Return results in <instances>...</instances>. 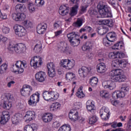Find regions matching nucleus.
Listing matches in <instances>:
<instances>
[{"label":"nucleus","instance_id":"nucleus-1","mask_svg":"<svg viewBox=\"0 0 131 131\" xmlns=\"http://www.w3.org/2000/svg\"><path fill=\"white\" fill-rule=\"evenodd\" d=\"M110 79L106 85H104V89H109L111 90H114L115 88V82H123L126 79L125 76L122 74V71L120 69L113 70L110 72Z\"/></svg>","mask_w":131,"mask_h":131},{"label":"nucleus","instance_id":"nucleus-2","mask_svg":"<svg viewBox=\"0 0 131 131\" xmlns=\"http://www.w3.org/2000/svg\"><path fill=\"white\" fill-rule=\"evenodd\" d=\"M97 9L102 18H112V13L108 6L104 5L103 2H100L97 5Z\"/></svg>","mask_w":131,"mask_h":131},{"label":"nucleus","instance_id":"nucleus-3","mask_svg":"<svg viewBox=\"0 0 131 131\" xmlns=\"http://www.w3.org/2000/svg\"><path fill=\"white\" fill-rule=\"evenodd\" d=\"M70 43L73 47H77L79 46L80 43V39H79V36L75 32H72L67 35Z\"/></svg>","mask_w":131,"mask_h":131},{"label":"nucleus","instance_id":"nucleus-4","mask_svg":"<svg viewBox=\"0 0 131 131\" xmlns=\"http://www.w3.org/2000/svg\"><path fill=\"white\" fill-rule=\"evenodd\" d=\"M42 96L45 101L52 102L55 100H57L59 98V93L54 91H44L42 93Z\"/></svg>","mask_w":131,"mask_h":131},{"label":"nucleus","instance_id":"nucleus-5","mask_svg":"<svg viewBox=\"0 0 131 131\" xmlns=\"http://www.w3.org/2000/svg\"><path fill=\"white\" fill-rule=\"evenodd\" d=\"M13 96L9 93H6L2 95V99L4 100L3 107L6 110H10L12 107Z\"/></svg>","mask_w":131,"mask_h":131},{"label":"nucleus","instance_id":"nucleus-6","mask_svg":"<svg viewBox=\"0 0 131 131\" xmlns=\"http://www.w3.org/2000/svg\"><path fill=\"white\" fill-rule=\"evenodd\" d=\"M129 87L123 86L121 88V91H115L113 93L112 97L115 100H117L119 98H123L125 96V93L128 92Z\"/></svg>","mask_w":131,"mask_h":131},{"label":"nucleus","instance_id":"nucleus-7","mask_svg":"<svg viewBox=\"0 0 131 131\" xmlns=\"http://www.w3.org/2000/svg\"><path fill=\"white\" fill-rule=\"evenodd\" d=\"M30 64L31 67H33L34 69L40 67L42 64L41 57L37 56H34L31 58Z\"/></svg>","mask_w":131,"mask_h":131},{"label":"nucleus","instance_id":"nucleus-8","mask_svg":"<svg viewBox=\"0 0 131 131\" xmlns=\"http://www.w3.org/2000/svg\"><path fill=\"white\" fill-rule=\"evenodd\" d=\"M15 66L17 68L16 70H14L13 71L15 73L18 72L19 74L23 73L24 72V69L27 67V63L26 61H17L15 63Z\"/></svg>","mask_w":131,"mask_h":131},{"label":"nucleus","instance_id":"nucleus-9","mask_svg":"<svg viewBox=\"0 0 131 131\" xmlns=\"http://www.w3.org/2000/svg\"><path fill=\"white\" fill-rule=\"evenodd\" d=\"M13 29L15 31L16 35H17V36H19V37L24 36V35L26 34V30H25V28H24V27L23 26L15 25L13 27Z\"/></svg>","mask_w":131,"mask_h":131},{"label":"nucleus","instance_id":"nucleus-10","mask_svg":"<svg viewBox=\"0 0 131 131\" xmlns=\"http://www.w3.org/2000/svg\"><path fill=\"white\" fill-rule=\"evenodd\" d=\"M32 93V87L29 85L25 84L20 91L21 96L24 97H29Z\"/></svg>","mask_w":131,"mask_h":131},{"label":"nucleus","instance_id":"nucleus-11","mask_svg":"<svg viewBox=\"0 0 131 131\" xmlns=\"http://www.w3.org/2000/svg\"><path fill=\"white\" fill-rule=\"evenodd\" d=\"M9 49H10L11 51H15L17 54H21V53L24 51V46L21 43L15 45L10 43Z\"/></svg>","mask_w":131,"mask_h":131},{"label":"nucleus","instance_id":"nucleus-12","mask_svg":"<svg viewBox=\"0 0 131 131\" xmlns=\"http://www.w3.org/2000/svg\"><path fill=\"white\" fill-rule=\"evenodd\" d=\"M39 93L36 92L30 96L28 104L30 106H35L37 103L39 102Z\"/></svg>","mask_w":131,"mask_h":131},{"label":"nucleus","instance_id":"nucleus-13","mask_svg":"<svg viewBox=\"0 0 131 131\" xmlns=\"http://www.w3.org/2000/svg\"><path fill=\"white\" fill-rule=\"evenodd\" d=\"M91 71H92L91 67H82L78 70V73L81 77H86Z\"/></svg>","mask_w":131,"mask_h":131},{"label":"nucleus","instance_id":"nucleus-14","mask_svg":"<svg viewBox=\"0 0 131 131\" xmlns=\"http://www.w3.org/2000/svg\"><path fill=\"white\" fill-rule=\"evenodd\" d=\"M100 115L103 120H108L110 117V111L108 107H103L100 111Z\"/></svg>","mask_w":131,"mask_h":131},{"label":"nucleus","instance_id":"nucleus-15","mask_svg":"<svg viewBox=\"0 0 131 131\" xmlns=\"http://www.w3.org/2000/svg\"><path fill=\"white\" fill-rule=\"evenodd\" d=\"M69 117L73 121H77L78 120L80 123H82L84 121V119L78 117V113L77 112L74 114V112H71L69 114Z\"/></svg>","mask_w":131,"mask_h":131},{"label":"nucleus","instance_id":"nucleus-16","mask_svg":"<svg viewBox=\"0 0 131 131\" xmlns=\"http://www.w3.org/2000/svg\"><path fill=\"white\" fill-rule=\"evenodd\" d=\"M35 78L39 82H43L47 78V74L42 71L38 72L35 74Z\"/></svg>","mask_w":131,"mask_h":131},{"label":"nucleus","instance_id":"nucleus-17","mask_svg":"<svg viewBox=\"0 0 131 131\" xmlns=\"http://www.w3.org/2000/svg\"><path fill=\"white\" fill-rule=\"evenodd\" d=\"M35 118V113L33 111L27 112L26 115L24 117V119L26 120V122L28 121H31Z\"/></svg>","mask_w":131,"mask_h":131},{"label":"nucleus","instance_id":"nucleus-18","mask_svg":"<svg viewBox=\"0 0 131 131\" xmlns=\"http://www.w3.org/2000/svg\"><path fill=\"white\" fill-rule=\"evenodd\" d=\"M12 18L15 21H22L26 18L25 14L21 12L14 13L12 14Z\"/></svg>","mask_w":131,"mask_h":131},{"label":"nucleus","instance_id":"nucleus-19","mask_svg":"<svg viewBox=\"0 0 131 131\" xmlns=\"http://www.w3.org/2000/svg\"><path fill=\"white\" fill-rule=\"evenodd\" d=\"M9 119H10V113L8 112H4L3 114V116L1 117L0 123L1 124H6V123L9 121Z\"/></svg>","mask_w":131,"mask_h":131},{"label":"nucleus","instance_id":"nucleus-20","mask_svg":"<svg viewBox=\"0 0 131 131\" xmlns=\"http://www.w3.org/2000/svg\"><path fill=\"white\" fill-rule=\"evenodd\" d=\"M57 51L60 53H65L68 51V47H65V43L63 41L59 42L57 44Z\"/></svg>","mask_w":131,"mask_h":131},{"label":"nucleus","instance_id":"nucleus-21","mask_svg":"<svg viewBox=\"0 0 131 131\" xmlns=\"http://www.w3.org/2000/svg\"><path fill=\"white\" fill-rule=\"evenodd\" d=\"M48 28L46 24H40L37 27V32L38 34H43V32Z\"/></svg>","mask_w":131,"mask_h":131},{"label":"nucleus","instance_id":"nucleus-22","mask_svg":"<svg viewBox=\"0 0 131 131\" xmlns=\"http://www.w3.org/2000/svg\"><path fill=\"white\" fill-rule=\"evenodd\" d=\"M62 105L59 102L53 103L50 106V111L52 112H56L58 110L61 109V106Z\"/></svg>","mask_w":131,"mask_h":131},{"label":"nucleus","instance_id":"nucleus-23","mask_svg":"<svg viewBox=\"0 0 131 131\" xmlns=\"http://www.w3.org/2000/svg\"><path fill=\"white\" fill-rule=\"evenodd\" d=\"M69 13V7H67L65 5H63L60 7L59 10V13L61 16H65Z\"/></svg>","mask_w":131,"mask_h":131},{"label":"nucleus","instance_id":"nucleus-24","mask_svg":"<svg viewBox=\"0 0 131 131\" xmlns=\"http://www.w3.org/2000/svg\"><path fill=\"white\" fill-rule=\"evenodd\" d=\"M97 71L98 73H105V71H107V68H106V65L104 63H100L97 66Z\"/></svg>","mask_w":131,"mask_h":131},{"label":"nucleus","instance_id":"nucleus-25","mask_svg":"<svg viewBox=\"0 0 131 131\" xmlns=\"http://www.w3.org/2000/svg\"><path fill=\"white\" fill-rule=\"evenodd\" d=\"M106 38L110 42L115 41V40L116 39V33L114 32H109L106 34Z\"/></svg>","mask_w":131,"mask_h":131},{"label":"nucleus","instance_id":"nucleus-26","mask_svg":"<svg viewBox=\"0 0 131 131\" xmlns=\"http://www.w3.org/2000/svg\"><path fill=\"white\" fill-rule=\"evenodd\" d=\"M42 119L43 121L46 123L51 122L53 120V115L49 113L45 114L42 117Z\"/></svg>","mask_w":131,"mask_h":131},{"label":"nucleus","instance_id":"nucleus-27","mask_svg":"<svg viewBox=\"0 0 131 131\" xmlns=\"http://www.w3.org/2000/svg\"><path fill=\"white\" fill-rule=\"evenodd\" d=\"M86 109L90 112L96 109L95 107V102L92 100H88L86 103Z\"/></svg>","mask_w":131,"mask_h":131},{"label":"nucleus","instance_id":"nucleus-28","mask_svg":"<svg viewBox=\"0 0 131 131\" xmlns=\"http://www.w3.org/2000/svg\"><path fill=\"white\" fill-rule=\"evenodd\" d=\"M37 125L36 124H32L26 125L24 128V131H37Z\"/></svg>","mask_w":131,"mask_h":131},{"label":"nucleus","instance_id":"nucleus-29","mask_svg":"<svg viewBox=\"0 0 131 131\" xmlns=\"http://www.w3.org/2000/svg\"><path fill=\"white\" fill-rule=\"evenodd\" d=\"M99 22H101V24L103 25H106L108 26V27H113V25H114V23H113V20L112 19H103L102 20H100Z\"/></svg>","mask_w":131,"mask_h":131},{"label":"nucleus","instance_id":"nucleus-30","mask_svg":"<svg viewBox=\"0 0 131 131\" xmlns=\"http://www.w3.org/2000/svg\"><path fill=\"white\" fill-rule=\"evenodd\" d=\"M11 120L13 124H18L19 121L21 120V116H20V114H16L14 115L12 117Z\"/></svg>","mask_w":131,"mask_h":131},{"label":"nucleus","instance_id":"nucleus-31","mask_svg":"<svg viewBox=\"0 0 131 131\" xmlns=\"http://www.w3.org/2000/svg\"><path fill=\"white\" fill-rule=\"evenodd\" d=\"M79 6L77 5H75L73 7H72V9H71V12L70 13V16L72 17L73 16H75L76 14H77V10H78Z\"/></svg>","mask_w":131,"mask_h":131},{"label":"nucleus","instance_id":"nucleus-32","mask_svg":"<svg viewBox=\"0 0 131 131\" xmlns=\"http://www.w3.org/2000/svg\"><path fill=\"white\" fill-rule=\"evenodd\" d=\"M26 9V7H25V5L21 4H17L15 7V10L17 12H24V10Z\"/></svg>","mask_w":131,"mask_h":131},{"label":"nucleus","instance_id":"nucleus-33","mask_svg":"<svg viewBox=\"0 0 131 131\" xmlns=\"http://www.w3.org/2000/svg\"><path fill=\"white\" fill-rule=\"evenodd\" d=\"M66 77L68 80L73 81L75 78V74L72 72H68L66 74Z\"/></svg>","mask_w":131,"mask_h":131},{"label":"nucleus","instance_id":"nucleus-34","mask_svg":"<svg viewBox=\"0 0 131 131\" xmlns=\"http://www.w3.org/2000/svg\"><path fill=\"white\" fill-rule=\"evenodd\" d=\"M98 78L96 77H92L90 79V84L93 87L96 86L98 84Z\"/></svg>","mask_w":131,"mask_h":131},{"label":"nucleus","instance_id":"nucleus-35","mask_svg":"<svg viewBox=\"0 0 131 131\" xmlns=\"http://www.w3.org/2000/svg\"><path fill=\"white\" fill-rule=\"evenodd\" d=\"M82 51H90L92 50V44L90 41L86 42L82 47Z\"/></svg>","mask_w":131,"mask_h":131},{"label":"nucleus","instance_id":"nucleus-36","mask_svg":"<svg viewBox=\"0 0 131 131\" xmlns=\"http://www.w3.org/2000/svg\"><path fill=\"white\" fill-rule=\"evenodd\" d=\"M109 31V29L107 27H103L102 29H98L97 32L100 35H104L105 33Z\"/></svg>","mask_w":131,"mask_h":131},{"label":"nucleus","instance_id":"nucleus-37","mask_svg":"<svg viewBox=\"0 0 131 131\" xmlns=\"http://www.w3.org/2000/svg\"><path fill=\"white\" fill-rule=\"evenodd\" d=\"M58 131H71V127L69 125L64 124L59 128Z\"/></svg>","mask_w":131,"mask_h":131},{"label":"nucleus","instance_id":"nucleus-38","mask_svg":"<svg viewBox=\"0 0 131 131\" xmlns=\"http://www.w3.org/2000/svg\"><path fill=\"white\" fill-rule=\"evenodd\" d=\"M8 70V64L6 63H3L0 67V74H4L6 73Z\"/></svg>","mask_w":131,"mask_h":131},{"label":"nucleus","instance_id":"nucleus-39","mask_svg":"<svg viewBox=\"0 0 131 131\" xmlns=\"http://www.w3.org/2000/svg\"><path fill=\"white\" fill-rule=\"evenodd\" d=\"M100 96L102 99H109V93L105 90H102L100 92Z\"/></svg>","mask_w":131,"mask_h":131},{"label":"nucleus","instance_id":"nucleus-40","mask_svg":"<svg viewBox=\"0 0 131 131\" xmlns=\"http://www.w3.org/2000/svg\"><path fill=\"white\" fill-rule=\"evenodd\" d=\"M75 65V61L73 59H72L71 60H69L66 69H68V70H70V69H72V68L74 67Z\"/></svg>","mask_w":131,"mask_h":131},{"label":"nucleus","instance_id":"nucleus-41","mask_svg":"<svg viewBox=\"0 0 131 131\" xmlns=\"http://www.w3.org/2000/svg\"><path fill=\"white\" fill-rule=\"evenodd\" d=\"M112 66L113 68H119L120 67V60L117 59L112 62Z\"/></svg>","mask_w":131,"mask_h":131},{"label":"nucleus","instance_id":"nucleus-42","mask_svg":"<svg viewBox=\"0 0 131 131\" xmlns=\"http://www.w3.org/2000/svg\"><path fill=\"white\" fill-rule=\"evenodd\" d=\"M83 19L82 18H77V21L73 24V26L75 27H80L82 25V21Z\"/></svg>","mask_w":131,"mask_h":131},{"label":"nucleus","instance_id":"nucleus-43","mask_svg":"<svg viewBox=\"0 0 131 131\" xmlns=\"http://www.w3.org/2000/svg\"><path fill=\"white\" fill-rule=\"evenodd\" d=\"M76 96L77 97H78L80 99H82V98H84V94H83V92H82V90L81 88H79L78 90V91L77 92L76 94Z\"/></svg>","mask_w":131,"mask_h":131},{"label":"nucleus","instance_id":"nucleus-44","mask_svg":"<svg viewBox=\"0 0 131 131\" xmlns=\"http://www.w3.org/2000/svg\"><path fill=\"white\" fill-rule=\"evenodd\" d=\"M24 26L27 29L31 28V27H32V22L30 21L29 20H25L24 22Z\"/></svg>","mask_w":131,"mask_h":131},{"label":"nucleus","instance_id":"nucleus-45","mask_svg":"<svg viewBox=\"0 0 131 131\" xmlns=\"http://www.w3.org/2000/svg\"><path fill=\"white\" fill-rule=\"evenodd\" d=\"M28 8L30 13H33V12H35V5L32 3H30L28 4Z\"/></svg>","mask_w":131,"mask_h":131},{"label":"nucleus","instance_id":"nucleus-46","mask_svg":"<svg viewBox=\"0 0 131 131\" xmlns=\"http://www.w3.org/2000/svg\"><path fill=\"white\" fill-rule=\"evenodd\" d=\"M97 121H98V118L96 116H93L89 119L90 124H95Z\"/></svg>","mask_w":131,"mask_h":131},{"label":"nucleus","instance_id":"nucleus-47","mask_svg":"<svg viewBox=\"0 0 131 131\" xmlns=\"http://www.w3.org/2000/svg\"><path fill=\"white\" fill-rule=\"evenodd\" d=\"M69 60L68 59H62L60 61V66L63 67V68L67 69Z\"/></svg>","mask_w":131,"mask_h":131},{"label":"nucleus","instance_id":"nucleus-48","mask_svg":"<svg viewBox=\"0 0 131 131\" xmlns=\"http://www.w3.org/2000/svg\"><path fill=\"white\" fill-rule=\"evenodd\" d=\"M126 64H127V61L125 59H122L120 60V67L121 68H125L126 67Z\"/></svg>","mask_w":131,"mask_h":131},{"label":"nucleus","instance_id":"nucleus-49","mask_svg":"<svg viewBox=\"0 0 131 131\" xmlns=\"http://www.w3.org/2000/svg\"><path fill=\"white\" fill-rule=\"evenodd\" d=\"M55 68L56 67L55 66V64L53 62H50L47 63V69L49 70H55Z\"/></svg>","mask_w":131,"mask_h":131},{"label":"nucleus","instance_id":"nucleus-50","mask_svg":"<svg viewBox=\"0 0 131 131\" xmlns=\"http://www.w3.org/2000/svg\"><path fill=\"white\" fill-rule=\"evenodd\" d=\"M48 75L49 77H55L56 76V70H48Z\"/></svg>","mask_w":131,"mask_h":131},{"label":"nucleus","instance_id":"nucleus-51","mask_svg":"<svg viewBox=\"0 0 131 131\" xmlns=\"http://www.w3.org/2000/svg\"><path fill=\"white\" fill-rule=\"evenodd\" d=\"M41 45H38V44H36L35 46V47L34 48V50L35 51V53H40L41 51Z\"/></svg>","mask_w":131,"mask_h":131},{"label":"nucleus","instance_id":"nucleus-52","mask_svg":"<svg viewBox=\"0 0 131 131\" xmlns=\"http://www.w3.org/2000/svg\"><path fill=\"white\" fill-rule=\"evenodd\" d=\"M2 30L3 33L4 34H8V33H10V28H8L7 27L3 26L2 28Z\"/></svg>","mask_w":131,"mask_h":131},{"label":"nucleus","instance_id":"nucleus-53","mask_svg":"<svg viewBox=\"0 0 131 131\" xmlns=\"http://www.w3.org/2000/svg\"><path fill=\"white\" fill-rule=\"evenodd\" d=\"M74 107L76 109H80L82 107V104L80 102H76L74 103Z\"/></svg>","mask_w":131,"mask_h":131},{"label":"nucleus","instance_id":"nucleus-54","mask_svg":"<svg viewBox=\"0 0 131 131\" xmlns=\"http://www.w3.org/2000/svg\"><path fill=\"white\" fill-rule=\"evenodd\" d=\"M35 4L37 6L40 7V6L45 5V1L43 0H35Z\"/></svg>","mask_w":131,"mask_h":131},{"label":"nucleus","instance_id":"nucleus-55","mask_svg":"<svg viewBox=\"0 0 131 131\" xmlns=\"http://www.w3.org/2000/svg\"><path fill=\"white\" fill-rule=\"evenodd\" d=\"M117 58H119V59H122V58H124V53L122 52H116Z\"/></svg>","mask_w":131,"mask_h":131},{"label":"nucleus","instance_id":"nucleus-56","mask_svg":"<svg viewBox=\"0 0 131 131\" xmlns=\"http://www.w3.org/2000/svg\"><path fill=\"white\" fill-rule=\"evenodd\" d=\"M108 57L110 59H116L117 58L116 53L114 52L110 53L108 54Z\"/></svg>","mask_w":131,"mask_h":131},{"label":"nucleus","instance_id":"nucleus-57","mask_svg":"<svg viewBox=\"0 0 131 131\" xmlns=\"http://www.w3.org/2000/svg\"><path fill=\"white\" fill-rule=\"evenodd\" d=\"M103 45L106 47H109V46H110V42H109V41L108 40V39H107V38L103 39Z\"/></svg>","mask_w":131,"mask_h":131},{"label":"nucleus","instance_id":"nucleus-58","mask_svg":"<svg viewBox=\"0 0 131 131\" xmlns=\"http://www.w3.org/2000/svg\"><path fill=\"white\" fill-rule=\"evenodd\" d=\"M82 2L85 5H90L93 4L94 0H82Z\"/></svg>","mask_w":131,"mask_h":131},{"label":"nucleus","instance_id":"nucleus-59","mask_svg":"<svg viewBox=\"0 0 131 131\" xmlns=\"http://www.w3.org/2000/svg\"><path fill=\"white\" fill-rule=\"evenodd\" d=\"M61 125V124L58 121H55L53 123V126L55 128H58Z\"/></svg>","mask_w":131,"mask_h":131},{"label":"nucleus","instance_id":"nucleus-60","mask_svg":"<svg viewBox=\"0 0 131 131\" xmlns=\"http://www.w3.org/2000/svg\"><path fill=\"white\" fill-rule=\"evenodd\" d=\"M86 31L89 33H92L94 31V29L90 26H86Z\"/></svg>","mask_w":131,"mask_h":131},{"label":"nucleus","instance_id":"nucleus-61","mask_svg":"<svg viewBox=\"0 0 131 131\" xmlns=\"http://www.w3.org/2000/svg\"><path fill=\"white\" fill-rule=\"evenodd\" d=\"M110 124L111 125V127L113 128H116L117 127V122L114 121L112 123H110Z\"/></svg>","mask_w":131,"mask_h":131},{"label":"nucleus","instance_id":"nucleus-62","mask_svg":"<svg viewBox=\"0 0 131 131\" xmlns=\"http://www.w3.org/2000/svg\"><path fill=\"white\" fill-rule=\"evenodd\" d=\"M89 14L91 16H95V15H97V14H98V12L94 10H92L89 11Z\"/></svg>","mask_w":131,"mask_h":131},{"label":"nucleus","instance_id":"nucleus-63","mask_svg":"<svg viewBox=\"0 0 131 131\" xmlns=\"http://www.w3.org/2000/svg\"><path fill=\"white\" fill-rule=\"evenodd\" d=\"M15 84V81H10L7 83L8 88H11V86L14 85Z\"/></svg>","mask_w":131,"mask_h":131},{"label":"nucleus","instance_id":"nucleus-64","mask_svg":"<svg viewBox=\"0 0 131 131\" xmlns=\"http://www.w3.org/2000/svg\"><path fill=\"white\" fill-rule=\"evenodd\" d=\"M72 4H75V5H77L78 6V4L79 3V0H70Z\"/></svg>","mask_w":131,"mask_h":131}]
</instances>
